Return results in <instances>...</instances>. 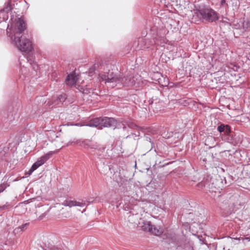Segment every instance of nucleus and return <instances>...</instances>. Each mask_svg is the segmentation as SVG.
I'll return each mask as SVG.
<instances>
[{"label": "nucleus", "mask_w": 250, "mask_h": 250, "mask_svg": "<svg viewBox=\"0 0 250 250\" xmlns=\"http://www.w3.org/2000/svg\"><path fill=\"white\" fill-rule=\"evenodd\" d=\"M99 77L102 81H105V83L112 87L117 86L123 81L122 74L114 73L112 70L100 74Z\"/></svg>", "instance_id": "3"}, {"label": "nucleus", "mask_w": 250, "mask_h": 250, "mask_svg": "<svg viewBox=\"0 0 250 250\" xmlns=\"http://www.w3.org/2000/svg\"><path fill=\"white\" fill-rule=\"evenodd\" d=\"M87 202H88V204H89V203L94 202V200H91L90 199H89L87 201Z\"/></svg>", "instance_id": "29"}, {"label": "nucleus", "mask_w": 250, "mask_h": 250, "mask_svg": "<svg viewBox=\"0 0 250 250\" xmlns=\"http://www.w3.org/2000/svg\"><path fill=\"white\" fill-rule=\"evenodd\" d=\"M220 4L221 6L226 5L227 6H228V4L226 3V0H221Z\"/></svg>", "instance_id": "26"}, {"label": "nucleus", "mask_w": 250, "mask_h": 250, "mask_svg": "<svg viewBox=\"0 0 250 250\" xmlns=\"http://www.w3.org/2000/svg\"><path fill=\"white\" fill-rule=\"evenodd\" d=\"M74 143L76 144H80V146H83L85 148H96V146H92V145L89 143V141H81V140H76L74 142Z\"/></svg>", "instance_id": "11"}, {"label": "nucleus", "mask_w": 250, "mask_h": 250, "mask_svg": "<svg viewBox=\"0 0 250 250\" xmlns=\"http://www.w3.org/2000/svg\"><path fill=\"white\" fill-rule=\"evenodd\" d=\"M117 124V121L113 118L107 117H102V125L101 128L103 127H109L115 126Z\"/></svg>", "instance_id": "7"}, {"label": "nucleus", "mask_w": 250, "mask_h": 250, "mask_svg": "<svg viewBox=\"0 0 250 250\" xmlns=\"http://www.w3.org/2000/svg\"><path fill=\"white\" fill-rule=\"evenodd\" d=\"M123 125L124 126V128L125 127V125H127L128 127L133 129H134L137 127L135 124H134L133 123L131 122L130 121H124L123 123Z\"/></svg>", "instance_id": "15"}, {"label": "nucleus", "mask_w": 250, "mask_h": 250, "mask_svg": "<svg viewBox=\"0 0 250 250\" xmlns=\"http://www.w3.org/2000/svg\"><path fill=\"white\" fill-rule=\"evenodd\" d=\"M77 77L74 74L68 75L66 79L65 83L67 85L72 86L76 83Z\"/></svg>", "instance_id": "10"}, {"label": "nucleus", "mask_w": 250, "mask_h": 250, "mask_svg": "<svg viewBox=\"0 0 250 250\" xmlns=\"http://www.w3.org/2000/svg\"><path fill=\"white\" fill-rule=\"evenodd\" d=\"M102 117L92 118L85 125L90 127H98L101 128Z\"/></svg>", "instance_id": "9"}, {"label": "nucleus", "mask_w": 250, "mask_h": 250, "mask_svg": "<svg viewBox=\"0 0 250 250\" xmlns=\"http://www.w3.org/2000/svg\"><path fill=\"white\" fill-rule=\"evenodd\" d=\"M66 95L65 94H62L56 97H54L53 99H56L55 104H59L60 103H62L66 99Z\"/></svg>", "instance_id": "13"}, {"label": "nucleus", "mask_w": 250, "mask_h": 250, "mask_svg": "<svg viewBox=\"0 0 250 250\" xmlns=\"http://www.w3.org/2000/svg\"><path fill=\"white\" fill-rule=\"evenodd\" d=\"M35 164L38 167L43 164V162L40 159L38 160V161L35 163Z\"/></svg>", "instance_id": "22"}, {"label": "nucleus", "mask_w": 250, "mask_h": 250, "mask_svg": "<svg viewBox=\"0 0 250 250\" xmlns=\"http://www.w3.org/2000/svg\"><path fill=\"white\" fill-rule=\"evenodd\" d=\"M122 79L123 81L119 83V86H131L135 85L134 78L131 76L123 77L122 74Z\"/></svg>", "instance_id": "8"}, {"label": "nucleus", "mask_w": 250, "mask_h": 250, "mask_svg": "<svg viewBox=\"0 0 250 250\" xmlns=\"http://www.w3.org/2000/svg\"><path fill=\"white\" fill-rule=\"evenodd\" d=\"M222 139L227 142L232 143V134L229 125L221 124L217 127Z\"/></svg>", "instance_id": "5"}, {"label": "nucleus", "mask_w": 250, "mask_h": 250, "mask_svg": "<svg viewBox=\"0 0 250 250\" xmlns=\"http://www.w3.org/2000/svg\"><path fill=\"white\" fill-rule=\"evenodd\" d=\"M86 206V204L85 202H77L76 201V206H79L81 207H83Z\"/></svg>", "instance_id": "21"}, {"label": "nucleus", "mask_w": 250, "mask_h": 250, "mask_svg": "<svg viewBox=\"0 0 250 250\" xmlns=\"http://www.w3.org/2000/svg\"><path fill=\"white\" fill-rule=\"evenodd\" d=\"M197 186L199 188H203L204 187H205V185L204 184V183L201 182L199 183H198L197 185Z\"/></svg>", "instance_id": "23"}, {"label": "nucleus", "mask_w": 250, "mask_h": 250, "mask_svg": "<svg viewBox=\"0 0 250 250\" xmlns=\"http://www.w3.org/2000/svg\"><path fill=\"white\" fill-rule=\"evenodd\" d=\"M35 170L33 168H32L31 167V168L29 169V170L27 172V173H26V175H31L32 172L34 171Z\"/></svg>", "instance_id": "25"}, {"label": "nucleus", "mask_w": 250, "mask_h": 250, "mask_svg": "<svg viewBox=\"0 0 250 250\" xmlns=\"http://www.w3.org/2000/svg\"><path fill=\"white\" fill-rule=\"evenodd\" d=\"M143 39H142V40H141V42H142V41H143Z\"/></svg>", "instance_id": "33"}, {"label": "nucleus", "mask_w": 250, "mask_h": 250, "mask_svg": "<svg viewBox=\"0 0 250 250\" xmlns=\"http://www.w3.org/2000/svg\"><path fill=\"white\" fill-rule=\"evenodd\" d=\"M96 199H97V198H95V199H94V202H96Z\"/></svg>", "instance_id": "32"}, {"label": "nucleus", "mask_w": 250, "mask_h": 250, "mask_svg": "<svg viewBox=\"0 0 250 250\" xmlns=\"http://www.w3.org/2000/svg\"><path fill=\"white\" fill-rule=\"evenodd\" d=\"M26 29L25 22L21 18L15 20V22L12 23V39L16 46L21 52L28 53L32 49L31 42L24 34Z\"/></svg>", "instance_id": "1"}, {"label": "nucleus", "mask_w": 250, "mask_h": 250, "mask_svg": "<svg viewBox=\"0 0 250 250\" xmlns=\"http://www.w3.org/2000/svg\"><path fill=\"white\" fill-rule=\"evenodd\" d=\"M8 18V16L6 13H2V14L1 15V18H0V22L3 21L7 20Z\"/></svg>", "instance_id": "19"}, {"label": "nucleus", "mask_w": 250, "mask_h": 250, "mask_svg": "<svg viewBox=\"0 0 250 250\" xmlns=\"http://www.w3.org/2000/svg\"><path fill=\"white\" fill-rule=\"evenodd\" d=\"M205 144L208 146L209 148L215 147L216 145L215 138L212 136H208L205 141Z\"/></svg>", "instance_id": "12"}, {"label": "nucleus", "mask_w": 250, "mask_h": 250, "mask_svg": "<svg viewBox=\"0 0 250 250\" xmlns=\"http://www.w3.org/2000/svg\"><path fill=\"white\" fill-rule=\"evenodd\" d=\"M74 125H76V126H82L83 125H81V124H80L79 123L75 124Z\"/></svg>", "instance_id": "30"}, {"label": "nucleus", "mask_w": 250, "mask_h": 250, "mask_svg": "<svg viewBox=\"0 0 250 250\" xmlns=\"http://www.w3.org/2000/svg\"><path fill=\"white\" fill-rule=\"evenodd\" d=\"M145 42L146 43L144 45V47L146 48H149L150 45H152L153 44H158L157 40H155V39H153L152 41L150 42V43H147V40H146Z\"/></svg>", "instance_id": "18"}, {"label": "nucleus", "mask_w": 250, "mask_h": 250, "mask_svg": "<svg viewBox=\"0 0 250 250\" xmlns=\"http://www.w3.org/2000/svg\"><path fill=\"white\" fill-rule=\"evenodd\" d=\"M32 167V168H34V169L35 170L37 168H38V167H37V166H36V165L34 163V164L32 165V167Z\"/></svg>", "instance_id": "27"}, {"label": "nucleus", "mask_w": 250, "mask_h": 250, "mask_svg": "<svg viewBox=\"0 0 250 250\" xmlns=\"http://www.w3.org/2000/svg\"><path fill=\"white\" fill-rule=\"evenodd\" d=\"M28 224L26 223V224H24V225H21V226H20V227H19V229H21V231H23V229H24V228H25L26 226H27L28 225Z\"/></svg>", "instance_id": "24"}, {"label": "nucleus", "mask_w": 250, "mask_h": 250, "mask_svg": "<svg viewBox=\"0 0 250 250\" xmlns=\"http://www.w3.org/2000/svg\"><path fill=\"white\" fill-rule=\"evenodd\" d=\"M138 208L137 206H135L132 210L130 211L131 214L128 217V221L130 223L137 225L144 231L151 232L155 235L161 234L163 232V229L158 228L156 226L152 225L150 221H147L144 217H142L143 214H141V213L143 209H140V213L135 212V210Z\"/></svg>", "instance_id": "2"}, {"label": "nucleus", "mask_w": 250, "mask_h": 250, "mask_svg": "<svg viewBox=\"0 0 250 250\" xmlns=\"http://www.w3.org/2000/svg\"><path fill=\"white\" fill-rule=\"evenodd\" d=\"M33 67V68L36 71V70L37 69L38 66L35 63L32 66Z\"/></svg>", "instance_id": "28"}, {"label": "nucleus", "mask_w": 250, "mask_h": 250, "mask_svg": "<svg viewBox=\"0 0 250 250\" xmlns=\"http://www.w3.org/2000/svg\"><path fill=\"white\" fill-rule=\"evenodd\" d=\"M89 71H90V73L92 72V69H90Z\"/></svg>", "instance_id": "31"}, {"label": "nucleus", "mask_w": 250, "mask_h": 250, "mask_svg": "<svg viewBox=\"0 0 250 250\" xmlns=\"http://www.w3.org/2000/svg\"><path fill=\"white\" fill-rule=\"evenodd\" d=\"M58 151V150H57V151H50L47 154L42 156L40 158V159L42 160V161H43L44 164L47 160H48L51 157V156H52L53 154H54L56 152Z\"/></svg>", "instance_id": "14"}, {"label": "nucleus", "mask_w": 250, "mask_h": 250, "mask_svg": "<svg viewBox=\"0 0 250 250\" xmlns=\"http://www.w3.org/2000/svg\"><path fill=\"white\" fill-rule=\"evenodd\" d=\"M9 185L7 183H3L0 185V192H3Z\"/></svg>", "instance_id": "20"}, {"label": "nucleus", "mask_w": 250, "mask_h": 250, "mask_svg": "<svg viewBox=\"0 0 250 250\" xmlns=\"http://www.w3.org/2000/svg\"><path fill=\"white\" fill-rule=\"evenodd\" d=\"M62 205L64 206H68L70 208L76 206V201L71 200H66L63 202Z\"/></svg>", "instance_id": "16"}, {"label": "nucleus", "mask_w": 250, "mask_h": 250, "mask_svg": "<svg viewBox=\"0 0 250 250\" xmlns=\"http://www.w3.org/2000/svg\"><path fill=\"white\" fill-rule=\"evenodd\" d=\"M158 228H162V227H160L159 226H157ZM162 229H163L162 228ZM164 230V229H163ZM163 234L162 237L163 239L165 241V242L167 243L170 244V243H175L176 241L177 237L176 234L173 233L171 231H167V232H164V230H163V232L161 234ZM159 236V235H158Z\"/></svg>", "instance_id": "6"}, {"label": "nucleus", "mask_w": 250, "mask_h": 250, "mask_svg": "<svg viewBox=\"0 0 250 250\" xmlns=\"http://www.w3.org/2000/svg\"><path fill=\"white\" fill-rule=\"evenodd\" d=\"M11 10V5L10 4H7V5L3 8V9L0 10V18H1V15L2 13H6L8 15V12Z\"/></svg>", "instance_id": "17"}, {"label": "nucleus", "mask_w": 250, "mask_h": 250, "mask_svg": "<svg viewBox=\"0 0 250 250\" xmlns=\"http://www.w3.org/2000/svg\"><path fill=\"white\" fill-rule=\"evenodd\" d=\"M197 16L207 21L212 22L218 19V13L213 9L208 7H200L197 10Z\"/></svg>", "instance_id": "4"}]
</instances>
